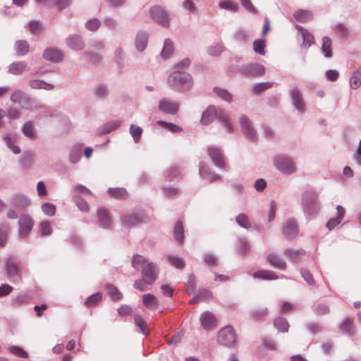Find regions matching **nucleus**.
<instances>
[{"instance_id":"bb28decb","label":"nucleus","mask_w":361,"mask_h":361,"mask_svg":"<svg viewBox=\"0 0 361 361\" xmlns=\"http://www.w3.org/2000/svg\"><path fill=\"white\" fill-rule=\"evenodd\" d=\"M110 196L118 200H125L128 197V193L123 188H110L108 190Z\"/></svg>"},{"instance_id":"c03bdc74","label":"nucleus","mask_w":361,"mask_h":361,"mask_svg":"<svg viewBox=\"0 0 361 361\" xmlns=\"http://www.w3.org/2000/svg\"><path fill=\"white\" fill-rule=\"evenodd\" d=\"M52 225L50 221H43L39 226V232L42 236H48L52 233Z\"/></svg>"},{"instance_id":"f3484780","label":"nucleus","mask_w":361,"mask_h":361,"mask_svg":"<svg viewBox=\"0 0 361 361\" xmlns=\"http://www.w3.org/2000/svg\"><path fill=\"white\" fill-rule=\"evenodd\" d=\"M218 120L219 122L225 128L228 133H232L233 132L234 126L228 114L223 110H219Z\"/></svg>"},{"instance_id":"6ab92c4d","label":"nucleus","mask_w":361,"mask_h":361,"mask_svg":"<svg viewBox=\"0 0 361 361\" xmlns=\"http://www.w3.org/2000/svg\"><path fill=\"white\" fill-rule=\"evenodd\" d=\"M43 57L51 62H58L63 59V54L54 48L47 49L43 54Z\"/></svg>"},{"instance_id":"3c124183","label":"nucleus","mask_w":361,"mask_h":361,"mask_svg":"<svg viewBox=\"0 0 361 361\" xmlns=\"http://www.w3.org/2000/svg\"><path fill=\"white\" fill-rule=\"evenodd\" d=\"M235 221L240 226L244 228L248 229L251 227V223L250 222L247 216L244 214H239L236 217Z\"/></svg>"},{"instance_id":"774afa93","label":"nucleus","mask_w":361,"mask_h":361,"mask_svg":"<svg viewBox=\"0 0 361 361\" xmlns=\"http://www.w3.org/2000/svg\"><path fill=\"white\" fill-rule=\"evenodd\" d=\"M99 26L100 22L97 18H93L88 20L85 24L86 28L91 31L97 30L99 27Z\"/></svg>"},{"instance_id":"1a4fd4ad","label":"nucleus","mask_w":361,"mask_h":361,"mask_svg":"<svg viewBox=\"0 0 361 361\" xmlns=\"http://www.w3.org/2000/svg\"><path fill=\"white\" fill-rule=\"evenodd\" d=\"M150 17L162 25H169V17L165 11L159 6H154L149 12Z\"/></svg>"},{"instance_id":"f257e3e1","label":"nucleus","mask_w":361,"mask_h":361,"mask_svg":"<svg viewBox=\"0 0 361 361\" xmlns=\"http://www.w3.org/2000/svg\"><path fill=\"white\" fill-rule=\"evenodd\" d=\"M131 264L134 269L140 271L142 278L145 279L148 283L152 284L157 279L159 272L158 265L142 255H133Z\"/></svg>"},{"instance_id":"f8f14e48","label":"nucleus","mask_w":361,"mask_h":361,"mask_svg":"<svg viewBox=\"0 0 361 361\" xmlns=\"http://www.w3.org/2000/svg\"><path fill=\"white\" fill-rule=\"evenodd\" d=\"M179 105L176 102H171L167 99H162L159 101V110L166 114L173 115L178 110Z\"/></svg>"},{"instance_id":"c9c22d12","label":"nucleus","mask_w":361,"mask_h":361,"mask_svg":"<svg viewBox=\"0 0 361 361\" xmlns=\"http://www.w3.org/2000/svg\"><path fill=\"white\" fill-rule=\"evenodd\" d=\"M173 52V44L169 39H166L164 43V47L161 52L163 59H166L171 56Z\"/></svg>"},{"instance_id":"cd10ccee","label":"nucleus","mask_w":361,"mask_h":361,"mask_svg":"<svg viewBox=\"0 0 361 361\" xmlns=\"http://www.w3.org/2000/svg\"><path fill=\"white\" fill-rule=\"evenodd\" d=\"M361 85V66L354 71L350 79V86L353 90L358 89Z\"/></svg>"},{"instance_id":"6e6552de","label":"nucleus","mask_w":361,"mask_h":361,"mask_svg":"<svg viewBox=\"0 0 361 361\" xmlns=\"http://www.w3.org/2000/svg\"><path fill=\"white\" fill-rule=\"evenodd\" d=\"M18 234L20 237H25L29 235L33 227V221L27 215H23L19 219Z\"/></svg>"},{"instance_id":"4be33fe9","label":"nucleus","mask_w":361,"mask_h":361,"mask_svg":"<svg viewBox=\"0 0 361 361\" xmlns=\"http://www.w3.org/2000/svg\"><path fill=\"white\" fill-rule=\"evenodd\" d=\"M336 210L338 213L337 217L335 219H330L326 224V227L329 230L334 228L338 224H339L341 222L342 219L344 217L345 210L342 206L338 205L336 207Z\"/></svg>"},{"instance_id":"a878e982","label":"nucleus","mask_w":361,"mask_h":361,"mask_svg":"<svg viewBox=\"0 0 361 361\" xmlns=\"http://www.w3.org/2000/svg\"><path fill=\"white\" fill-rule=\"evenodd\" d=\"M26 67L27 63L25 61L13 62L9 65L8 72L12 75H20Z\"/></svg>"},{"instance_id":"603ef678","label":"nucleus","mask_w":361,"mask_h":361,"mask_svg":"<svg viewBox=\"0 0 361 361\" xmlns=\"http://www.w3.org/2000/svg\"><path fill=\"white\" fill-rule=\"evenodd\" d=\"M142 129L134 124L130 126V133L135 142H137L141 137Z\"/></svg>"},{"instance_id":"5fc2aeb1","label":"nucleus","mask_w":361,"mask_h":361,"mask_svg":"<svg viewBox=\"0 0 361 361\" xmlns=\"http://www.w3.org/2000/svg\"><path fill=\"white\" fill-rule=\"evenodd\" d=\"M305 250H287L286 251V255L292 260L294 262H296L299 259V257L305 255Z\"/></svg>"},{"instance_id":"37998d69","label":"nucleus","mask_w":361,"mask_h":361,"mask_svg":"<svg viewBox=\"0 0 361 361\" xmlns=\"http://www.w3.org/2000/svg\"><path fill=\"white\" fill-rule=\"evenodd\" d=\"M174 236L176 240L179 243H182L184 239V230L183 224L180 221L176 222L174 226Z\"/></svg>"},{"instance_id":"f704fd0d","label":"nucleus","mask_w":361,"mask_h":361,"mask_svg":"<svg viewBox=\"0 0 361 361\" xmlns=\"http://www.w3.org/2000/svg\"><path fill=\"white\" fill-rule=\"evenodd\" d=\"M295 18L302 23H306L312 19V12L307 10H300L294 13Z\"/></svg>"},{"instance_id":"49530a36","label":"nucleus","mask_w":361,"mask_h":361,"mask_svg":"<svg viewBox=\"0 0 361 361\" xmlns=\"http://www.w3.org/2000/svg\"><path fill=\"white\" fill-rule=\"evenodd\" d=\"M167 259L171 266H173L177 269H182L185 267V262L183 258L173 256V255H169L167 257Z\"/></svg>"},{"instance_id":"c756f323","label":"nucleus","mask_w":361,"mask_h":361,"mask_svg":"<svg viewBox=\"0 0 361 361\" xmlns=\"http://www.w3.org/2000/svg\"><path fill=\"white\" fill-rule=\"evenodd\" d=\"M14 49L18 56H24L28 53L30 46L25 40H17L15 42Z\"/></svg>"},{"instance_id":"c85d7f7f","label":"nucleus","mask_w":361,"mask_h":361,"mask_svg":"<svg viewBox=\"0 0 361 361\" xmlns=\"http://www.w3.org/2000/svg\"><path fill=\"white\" fill-rule=\"evenodd\" d=\"M81 145H75L72 147L69 152V161L72 164L78 163L81 157Z\"/></svg>"},{"instance_id":"a19ab883","label":"nucleus","mask_w":361,"mask_h":361,"mask_svg":"<svg viewBox=\"0 0 361 361\" xmlns=\"http://www.w3.org/2000/svg\"><path fill=\"white\" fill-rule=\"evenodd\" d=\"M253 276L255 278H261L262 279L274 280L278 279V276L274 272L268 270L256 271L254 273Z\"/></svg>"},{"instance_id":"a211bd4d","label":"nucleus","mask_w":361,"mask_h":361,"mask_svg":"<svg viewBox=\"0 0 361 361\" xmlns=\"http://www.w3.org/2000/svg\"><path fill=\"white\" fill-rule=\"evenodd\" d=\"M99 224L103 228H109L111 225V218L109 211L104 208H100L97 210Z\"/></svg>"},{"instance_id":"4c0bfd02","label":"nucleus","mask_w":361,"mask_h":361,"mask_svg":"<svg viewBox=\"0 0 361 361\" xmlns=\"http://www.w3.org/2000/svg\"><path fill=\"white\" fill-rule=\"evenodd\" d=\"M121 123L120 121L115 120V121H111L106 124H104L101 128V133L102 134H106L109 133L116 128H118L121 126Z\"/></svg>"},{"instance_id":"13d9d810","label":"nucleus","mask_w":361,"mask_h":361,"mask_svg":"<svg viewBox=\"0 0 361 361\" xmlns=\"http://www.w3.org/2000/svg\"><path fill=\"white\" fill-rule=\"evenodd\" d=\"M264 47H265V42L262 39H257V40L254 41V42H253L254 51L260 55L265 54Z\"/></svg>"},{"instance_id":"4468645a","label":"nucleus","mask_w":361,"mask_h":361,"mask_svg":"<svg viewBox=\"0 0 361 361\" xmlns=\"http://www.w3.org/2000/svg\"><path fill=\"white\" fill-rule=\"evenodd\" d=\"M290 94L293 104L295 109H297L300 112H304L305 109V105L300 90L297 88H293L290 91Z\"/></svg>"},{"instance_id":"8fccbe9b","label":"nucleus","mask_w":361,"mask_h":361,"mask_svg":"<svg viewBox=\"0 0 361 361\" xmlns=\"http://www.w3.org/2000/svg\"><path fill=\"white\" fill-rule=\"evenodd\" d=\"M219 6L221 9L228 10L233 12H236L238 10V4L228 0L219 2Z\"/></svg>"},{"instance_id":"a18cd8bd","label":"nucleus","mask_w":361,"mask_h":361,"mask_svg":"<svg viewBox=\"0 0 361 361\" xmlns=\"http://www.w3.org/2000/svg\"><path fill=\"white\" fill-rule=\"evenodd\" d=\"M274 326L281 332H288L289 324L284 318L279 317L274 320Z\"/></svg>"},{"instance_id":"79ce46f5","label":"nucleus","mask_w":361,"mask_h":361,"mask_svg":"<svg viewBox=\"0 0 361 361\" xmlns=\"http://www.w3.org/2000/svg\"><path fill=\"white\" fill-rule=\"evenodd\" d=\"M106 288L112 300L118 301L121 300L123 294L116 286L109 284L106 286Z\"/></svg>"},{"instance_id":"5701e85b","label":"nucleus","mask_w":361,"mask_h":361,"mask_svg":"<svg viewBox=\"0 0 361 361\" xmlns=\"http://www.w3.org/2000/svg\"><path fill=\"white\" fill-rule=\"evenodd\" d=\"M200 174L204 179L209 180L210 182L221 180V177L219 175L212 173L208 167L202 165L200 166Z\"/></svg>"},{"instance_id":"f03ea898","label":"nucleus","mask_w":361,"mask_h":361,"mask_svg":"<svg viewBox=\"0 0 361 361\" xmlns=\"http://www.w3.org/2000/svg\"><path fill=\"white\" fill-rule=\"evenodd\" d=\"M168 84L171 89L177 92L190 90L193 85L192 76L183 71H173L168 78Z\"/></svg>"},{"instance_id":"864d4df0","label":"nucleus","mask_w":361,"mask_h":361,"mask_svg":"<svg viewBox=\"0 0 361 361\" xmlns=\"http://www.w3.org/2000/svg\"><path fill=\"white\" fill-rule=\"evenodd\" d=\"M4 140L8 147H9L14 154H18L20 152V149L18 146L13 145V142L15 141L14 136H5L4 137Z\"/></svg>"},{"instance_id":"473e14b6","label":"nucleus","mask_w":361,"mask_h":361,"mask_svg":"<svg viewBox=\"0 0 361 361\" xmlns=\"http://www.w3.org/2000/svg\"><path fill=\"white\" fill-rule=\"evenodd\" d=\"M267 260L273 267L276 268L283 269L286 267L285 261L276 255H269L267 256Z\"/></svg>"},{"instance_id":"0e129e2a","label":"nucleus","mask_w":361,"mask_h":361,"mask_svg":"<svg viewBox=\"0 0 361 361\" xmlns=\"http://www.w3.org/2000/svg\"><path fill=\"white\" fill-rule=\"evenodd\" d=\"M273 82H269L259 83L254 86L253 91L255 93H259L267 89L271 88Z\"/></svg>"},{"instance_id":"ddd939ff","label":"nucleus","mask_w":361,"mask_h":361,"mask_svg":"<svg viewBox=\"0 0 361 361\" xmlns=\"http://www.w3.org/2000/svg\"><path fill=\"white\" fill-rule=\"evenodd\" d=\"M4 265L8 277L11 280L17 279L19 271L16 260L13 258H8L5 260Z\"/></svg>"},{"instance_id":"58836bf2","label":"nucleus","mask_w":361,"mask_h":361,"mask_svg":"<svg viewBox=\"0 0 361 361\" xmlns=\"http://www.w3.org/2000/svg\"><path fill=\"white\" fill-rule=\"evenodd\" d=\"M214 92L217 97L227 102H231L233 101V96L227 90L221 87H214Z\"/></svg>"},{"instance_id":"393cba45","label":"nucleus","mask_w":361,"mask_h":361,"mask_svg":"<svg viewBox=\"0 0 361 361\" xmlns=\"http://www.w3.org/2000/svg\"><path fill=\"white\" fill-rule=\"evenodd\" d=\"M30 203L29 198L23 195H17L12 200L13 206L17 209H23L28 206Z\"/></svg>"},{"instance_id":"7ed1b4c3","label":"nucleus","mask_w":361,"mask_h":361,"mask_svg":"<svg viewBox=\"0 0 361 361\" xmlns=\"http://www.w3.org/2000/svg\"><path fill=\"white\" fill-rule=\"evenodd\" d=\"M274 165L278 171L285 175H291L297 171L293 159L286 156H278L274 159Z\"/></svg>"},{"instance_id":"69168bd1","label":"nucleus","mask_w":361,"mask_h":361,"mask_svg":"<svg viewBox=\"0 0 361 361\" xmlns=\"http://www.w3.org/2000/svg\"><path fill=\"white\" fill-rule=\"evenodd\" d=\"M29 28L32 34H38L43 30L41 23L35 20L29 23Z\"/></svg>"},{"instance_id":"b1692460","label":"nucleus","mask_w":361,"mask_h":361,"mask_svg":"<svg viewBox=\"0 0 361 361\" xmlns=\"http://www.w3.org/2000/svg\"><path fill=\"white\" fill-rule=\"evenodd\" d=\"M148 41V35L147 32L143 31H140L137 33L135 37V47L136 49L142 51H143L147 44Z\"/></svg>"},{"instance_id":"de8ad7c7","label":"nucleus","mask_w":361,"mask_h":361,"mask_svg":"<svg viewBox=\"0 0 361 361\" xmlns=\"http://www.w3.org/2000/svg\"><path fill=\"white\" fill-rule=\"evenodd\" d=\"M331 40L328 37H324L322 38V49L325 54V56L327 58L331 57Z\"/></svg>"},{"instance_id":"dca6fc26","label":"nucleus","mask_w":361,"mask_h":361,"mask_svg":"<svg viewBox=\"0 0 361 361\" xmlns=\"http://www.w3.org/2000/svg\"><path fill=\"white\" fill-rule=\"evenodd\" d=\"M216 117L219 111L214 106H209L202 114L201 123L205 126L210 124Z\"/></svg>"},{"instance_id":"39448f33","label":"nucleus","mask_w":361,"mask_h":361,"mask_svg":"<svg viewBox=\"0 0 361 361\" xmlns=\"http://www.w3.org/2000/svg\"><path fill=\"white\" fill-rule=\"evenodd\" d=\"M217 341L226 346H231L235 344L236 334L233 327L229 326L221 329L218 333Z\"/></svg>"},{"instance_id":"338daca9","label":"nucleus","mask_w":361,"mask_h":361,"mask_svg":"<svg viewBox=\"0 0 361 361\" xmlns=\"http://www.w3.org/2000/svg\"><path fill=\"white\" fill-rule=\"evenodd\" d=\"M78 209L82 212H87L90 209L87 202L82 198L73 199Z\"/></svg>"},{"instance_id":"aec40b11","label":"nucleus","mask_w":361,"mask_h":361,"mask_svg":"<svg viewBox=\"0 0 361 361\" xmlns=\"http://www.w3.org/2000/svg\"><path fill=\"white\" fill-rule=\"evenodd\" d=\"M283 233L287 238H293L298 233V227L295 221L288 220L283 226Z\"/></svg>"},{"instance_id":"9d476101","label":"nucleus","mask_w":361,"mask_h":361,"mask_svg":"<svg viewBox=\"0 0 361 361\" xmlns=\"http://www.w3.org/2000/svg\"><path fill=\"white\" fill-rule=\"evenodd\" d=\"M208 154L216 166L220 169H224L226 166V163L220 149L217 147H209Z\"/></svg>"},{"instance_id":"9b49d317","label":"nucleus","mask_w":361,"mask_h":361,"mask_svg":"<svg viewBox=\"0 0 361 361\" xmlns=\"http://www.w3.org/2000/svg\"><path fill=\"white\" fill-rule=\"evenodd\" d=\"M200 322L203 329L210 331L216 327V319L214 314L206 311L200 315Z\"/></svg>"},{"instance_id":"7c9ffc66","label":"nucleus","mask_w":361,"mask_h":361,"mask_svg":"<svg viewBox=\"0 0 361 361\" xmlns=\"http://www.w3.org/2000/svg\"><path fill=\"white\" fill-rule=\"evenodd\" d=\"M29 85L32 89H44L47 90L54 89V85L52 84L38 79L30 80Z\"/></svg>"},{"instance_id":"e433bc0d","label":"nucleus","mask_w":361,"mask_h":361,"mask_svg":"<svg viewBox=\"0 0 361 361\" xmlns=\"http://www.w3.org/2000/svg\"><path fill=\"white\" fill-rule=\"evenodd\" d=\"M212 297V293L207 290H201L199 291L197 295L194 296L190 302L196 303L202 301L209 300Z\"/></svg>"},{"instance_id":"bf43d9fd","label":"nucleus","mask_w":361,"mask_h":361,"mask_svg":"<svg viewBox=\"0 0 361 361\" xmlns=\"http://www.w3.org/2000/svg\"><path fill=\"white\" fill-rule=\"evenodd\" d=\"M94 94L99 99H104L108 95V89L104 85H99L94 89Z\"/></svg>"},{"instance_id":"20e7f679","label":"nucleus","mask_w":361,"mask_h":361,"mask_svg":"<svg viewBox=\"0 0 361 361\" xmlns=\"http://www.w3.org/2000/svg\"><path fill=\"white\" fill-rule=\"evenodd\" d=\"M302 206L304 210L313 214L319 209L318 195L312 190H307L302 194Z\"/></svg>"},{"instance_id":"09e8293b","label":"nucleus","mask_w":361,"mask_h":361,"mask_svg":"<svg viewBox=\"0 0 361 361\" xmlns=\"http://www.w3.org/2000/svg\"><path fill=\"white\" fill-rule=\"evenodd\" d=\"M135 324L140 328L142 333L147 336L149 334V329L146 322L142 319L140 315H135L134 318Z\"/></svg>"},{"instance_id":"680f3d73","label":"nucleus","mask_w":361,"mask_h":361,"mask_svg":"<svg viewBox=\"0 0 361 361\" xmlns=\"http://www.w3.org/2000/svg\"><path fill=\"white\" fill-rule=\"evenodd\" d=\"M341 329L346 334H352L354 331L353 321L350 319H346L341 325Z\"/></svg>"},{"instance_id":"4d7b16f0","label":"nucleus","mask_w":361,"mask_h":361,"mask_svg":"<svg viewBox=\"0 0 361 361\" xmlns=\"http://www.w3.org/2000/svg\"><path fill=\"white\" fill-rule=\"evenodd\" d=\"M42 210L45 215L52 216L56 213V207L51 203H44L42 205Z\"/></svg>"},{"instance_id":"423d86ee","label":"nucleus","mask_w":361,"mask_h":361,"mask_svg":"<svg viewBox=\"0 0 361 361\" xmlns=\"http://www.w3.org/2000/svg\"><path fill=\"white\" fill-rule=\"evenodd\" d=\"M240 72L245 76H261L265 73V67L260 63H250L241 67Z\"/></svg>"},{"instance_id":"2f4dec72","label":"nucleus","mask_w":361,"mask_h":361,"mask_svg":"<svg viewBox=\"0 0 361 361\" xmlns=\"http://www.w3.org/2000/svg\"><path fill=\"white\" fill-rule=\"evenodd\" d=\"M121 221L126 226H132L137 224L140 219L135 214H126L121 216Z\"/></svg>"},{"instance_id":"052dcab7","label":"nucleus","mask_w":361,"mask_h":361,"mask_svg":"<svg viewBox=\"0 0 361 361\" xmlns=\"http://www.w3.org/2000/svg\"><path fill=\"white\" fill-rule=\"evenodd\" d=\"M22 130L23 134L30 138L35 137V133L33 130V125L30 122L25 123L23 126Z\"/></svg>"},{"instance_id":"0eeeda50","label":"nucleus","mask_w":361,"mask_h":361,"mask_svg":"<svg viewBox=\"0 0 361 361\" xmlns=\"http://www.w3.org/2000/svg\"><path fill=\"white\" fill-rule=\"evenodd\" d=\"M240 125L243 134L250 140L255 141L257 138L256 130L252 128L250 119L243 116L240 119Z\"/></svg>"},{"instance_id":"ea45409f","label":"nucleus","mask_w":361,"mask_h":361,"mask_svg":"<svg viewBox=\"0 0 361 361\" xmlns=\"http://www.w3.org/2000/svg\"><path fill=\"white\" fill-rule=\"evenodd\" d=\"M301 32V37L302 38V47L307 48L309 47L314 42L313 36L307 30H303L300 27H298Z\"/></svg>"},{"instance_id":"e2e57ef3","label":"nucleus","mask_w":361,"mask_h":361,"mask_svg":"<svg viewBox=\"0 0 361 361\" xmlns=\"http://www.w3.org/2000/svg\"><path fill=\"white\" fill-rule=\"evenodd\" d=\"M148 285H150V284L148 283V282L147 281V280L145 279L142 278L141 279L135 280L133 286L137 290H138L141 292H144L147 289Z\"/></svg>"},{"instance_id":"72a5a7b5","label":"nucleus","mask_w":361,"mask_h":361,"mask_svg":"<svg viewBox=\"0 0 361 361\" xmlns=\"http://www.w3.org/2000/svg\"><path fill=\"white\" fill-rule=\"evenodd\" d=\"M73 199L82 198V196L92 195V192L82 185H77L73 190Z\"/></svg>"},{"instance_id":"6e6d98bb","label":"nucleus","mask_w":361,"mask_h":361,"mask_svg":"<svg viewBox=\"0 0 361 361\" xmlns=\"http://www.w3.org/2000/svg\"><path fill=\"white\" fill-rule=\"evenodd\" d=\"M102 295L101 293H97L95 294H93L87 299L85 302L86 305L88 307L94 306L96 304H97L102 300Z\"/></svg>"},{"instance_id":"2eb2a0df","label":"nucleus","mask_w":361,"mask_h":361,"mask_svg":"<svg viewBox=\"0 0 361 361\" xmlns=\"http://www.w3.org/2000/svg\"><path fill=\"white\" fill-rule=\"evenodd\" d=\"M67 46L75 51L82 50L85 47V44L82 38L78 35H71L66 39Z\"/></svg>"},{"instance_id":"412c9836","label":"nucleus","mask_w":361,"mask_h":361,"mask_svg":"<svg viewBox=\"0 0 361 361\" xmlns=\"http://www.w3.org/2000/svg\"><path fill=\"white\" fill-rule=\"evenodd\" d=\"M142 302L144 305L149 310H156L159 307V300L153 294H145L142 297Z\"/></svg>"}]
</instances>
